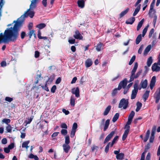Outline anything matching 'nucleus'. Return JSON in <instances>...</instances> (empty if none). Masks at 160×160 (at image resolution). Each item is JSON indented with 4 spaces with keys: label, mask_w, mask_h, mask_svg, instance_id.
Wrapping results in <instances>:
<instances>
[{
    "label": "nucleus",
    "mask_w": 160,
    "mask_h": 160,
    "mask_svg": "<svg viewBox=\"0 0 160 160\" xmlns=\"http://www.w3.org/2000/svg\"><path fill=\"white\" fill-rule=\"evenodd\" d=\"M98 148V147L95 146V145H93L92 147L91 148V150L92 152H93L95 150L96 151L97 150V149Z\"/></svg>",
    "instance_id": "nucleus-53"
},
{
    "label": "nucleus",
    "mask_w": 160,
    "mask_h": 160,
    "mask_svg": "<svg viewBox=\"0 0 160 160\" xmlns=\"http://www.w3.org/2000/svg\"><path fill=\"white\" fill-rule=\"evenodd\" d=\"M124 154L122 152L119 153L117 155H116V158L118 160H121L124 158Z\"/></svg>",
    "instance_id": "nucleus-25"
},
{
    "label": "nucleus",
    "mask_w": 160,
    "mask_h": 160,
    "mask_svg": "<svg viewBox=\"0 0 160 160\" xmlns=\"http://www.w3.org/2000/svg\"><path fill=\"white\" fill-rule=\"evenodd\" d=\"M62 134L63 136H66L68 133V131L66 129H62L61 131Z\"/></svg>",
    "instance_id": "nucleus-46"
},
{
    "label": "nucleus",
    "mask_w": 160,
    "mask_h": 160,
    "mask_svg": "<svg viewBox=\"0 0 160 160\" xmlns=\"http://www.w3.org/2000/svg\"><path fill=\"white\" fill-rule=\"evenodd\" d=\"M4 152L5 153H8L10 152V149H9V148L8 147L4 148Z\"/></svg>",
    "instance_id": "nucleus-63"
},
{
    "label": "nucleus",
    "mask_w": 160,
    "mask_h": 160,
    "mask_svg": "<svg viewBox=\"0 0 160 160\" xmlns=\"http://www.w3.org/2000/svg\"><path fill=\"white\" fill-rule=\"evenodd\" d=\"M70 143L69 136L66 135L65 137V142L64 144H68Z\"/></svg>",
    "instance_id": "nucleus-39"
},
{
    "label": "nucleus",
    "mask_w": 160,
    "mask_h": 160,
    "mask_svg": "<svg viewBox=\"0 0 160 160\" xmlns=\"http://www.w3.org/2000/svg\"><path fill=\"white\" fill-rule=\"evenodd\" d=\"M29 143V141L24 142L22 144V147L25 148L27 149L29 147L28 146V145Z\"/></svg>",
    "instance_id": "nucleus-37"
},
{
    "label": "nucleus",
    "mask_w": 160,
    "mask_h": 160,
    "mask_svg": "<svg viewBox=\"0 0 160 160\" xmlns=\"http://www.w3.org/2000/svg\"><path fill=\"white\" fill-rule=\"evenodd\" d=\"M119 138V137L118 136H116L113 139L112 142H111L110 147H112L116 141H117Z\"/></svg>",
    "instance_id": "nucleus-36"
},
{
    "label": "nucleus",
    "mask_w": 160,
    "mask_h": 160,
    "mask_svg": "<svg viewBox=\"0 0 160 160\" xmlns=\"http://www.w3.org/2000/svg\"><path fill=\"white\" fill-rule=\"evenodd\" d=\"M42 87L43 89H44L46 91L48 92L49 91V90L48 88V87L47 86V84H46L44 86H42Z\"/></svg>",
    "instance_id": "nucleus-58"
},
{
    "label": "nucleus",
    "mask_w": 160,
    "mask_h": 160,
    "mask_svg": "<svg viewBox=\"0 0 160 160\" xmlns=\"http://www.w3.org/2000/svg\"><path fill=\"white\" fill-rule=\"evenodd\" d=\"M157 19V17L156 15H155L154 16L153 20V22H152L153 25L154 26H155L156 25Z\"/></svg>",
    "instance_id": "nucleus-52"
},
{
    "label": "nucleus",
    "mask_w": 160,
    "mask_h": 160,
    "mask_svg": "<svg viewBox=\"0 0 160 160\" xmlns=\"http://www.w3.org/2000/svg\"><path fill=\"white\" fill-rule=\"evenodd\" d=\"M78 6L81 8H83L85 5V2L83 0H78L77 1Z\"/></svg>",
    "instance_id": "nucleus-19"
},
{
    "label": "nucleus",
    "mask_w": 160,
    "mask_h": 160,
    "mask_svg": "<svg viewBox=\"0 0 160 160\" xmlns=\"http://www.w3.org/2000/svg\"><path fill=\"white\" fill-rule=\"evenodd\" d=\"M128 100L123 98L120 101L118 107L119 108H121L123 107L124 109H126L128 107Z\"/></svg>",
    "instance_id": "nucleus-4"
},
{
    "label": "nucleus",
    "mask_w": 160,
    "mask_h": 160,
    "mask_svg": "<svg viewBox=\"0 0 160 160\" xmlns=\"http://www.w3.org/2000/svg\"><path fill=\"white\" fill-rule=\"evenodd\" d=\"M76 99L74 96H72L70 98V105L72 107H74L75 105Z\"/></svg>",
    "instance_id": "nucleus-27"
},
{
    "label": "nucleus",
    "mask_w": 160,
    "mask_h": 160,
    "mask_svg": "<svg viewBox=\"0 0 160 160\" xmlns=\"http://www.w3.org/2000/svg\"><path fill=\"white\" fill-rule=\"evenodd\" d=\"M12 127L10 124H8L6 127V129L8 132H11L12 131Z\"/></svg>",
    "instance_id": "nucleus-45"
},
{
    "label": "nucleus",
    "mask_w": 160,
    "mask_h": 160,
    "mask_svg": "<svg viewBox=\"0 0 160 160\" xmlns=\"http://www.w3.org/2000/svg\"><path fill=\"white\" fill-rule=\"evenodd\" d=\"M155 4L151 3L150 6V9L149 10V14L150 15V17H151L150 15L151 13L152 12V10L153 9L154 7Z\"/></svg>",
    "instance_id": "nucleus-48"
},
{
    "label": "nucleus",
    "mask_w": 160,
    "mask_h": 160,
    "mask_svg": "<svg viewBox=\"0 0 160 160\" xmlns=\"http://www.w3.org/2000/svg\"><path fill=\"white\" fill-rule=\"evenodd\" d=\"M22 20L14 21L15 22L13 28H8L4 31V33H0V44L4 43L8 44L10 42H14L17 39L19 36V28L22 26L24 19Z\"/></svg>",
    "instance_id": "nucleus-1"
},
{
    "label": "nucleus",
    "mask_w": 160,
    "mask_h": 160,
    "mask_svg": "<svg viewBox=\"0 0 160 160\" xmlns=\"http://www.w3.org/2000/svg\"><path fill=\"white\" fill-rule=\"evenodd\" d=\"M110 120L107 119L106 120L104 125V128H103V131H105L108 128L109 125Z\"/></svg>",
    "instance_id": "nucleus-26"
},
{
    "label": "nucleus",
    "mask_w": 160,
    "mask_h": 160,
    "mask_svg": "<svg viewBox=\"0 0 160 160\" xmlns=\"http://www.w3.org/2000/svg\"><path fill=\"white\" fill-rule=\"evenodd\" d=\"M129 130L130 129H129V127H128V128L127 129H126V130L124 131V134H123V136H122V141H124L125 140V139L127 137Z\"/></svg>",
    "instance_id": "nucleus-16"
},
{
    "label": "nucleus",
    "mask_w": 160,
    "mask_h": 160,
    "mask_svg": "<svg viewBox=\"0 0 160 160\" xmlns=\"http://www.w3.org/2000/svg\"><path fill=\"white\" fill-rule=\"evenodd\" d=\"M134 89L132 91L131 99H135L137 96V94L139 90V87L138 86V85L135 84L134 85H133Z\"/></svg>",
    "instance_id": "nucleus-5"
},
{
    "label": "nucleus",
    "mask_w": 160,
    "mask_h": 160,
    "mask_svg": "<svg viewBox=\"0 0 160 160\" xmlns=\"http://www.w3.org/2000/svg\"><path fill=\"white\" fill-rule=\"evenodd\" d=\"M118 88H115L113 89L111 95L112 97L115 96L118 93Z\"/></svg>",
    "instance_id": "nucleus-41"
},
{
    "label": "nucleus",
    "mask_w": 160,
    "mask_h": 160,
    "mask_svg": "<svg viewBox=\"0 0 160 160\" xmlns=\"http://www.w3.org/2000/svg\"><path fill=\"white\" fill-rule=\"evenodd\" d=\"M138 62H136L134 63L133 69L131 72V75L130 77V79L128 82H131L133 81L135 78H137L135 76V73L138 68Z\"/></svg>",
    "instance_id": "nucleus-2"
},
{
    "label": "nucleus",
    "mask_w": 160,
    "mask_h": 160,
    "mask_svg": "<svg viewBox=\"0 0 160 160\" xmlns=\"http://www.w3.org/2000/svg\"><path fill=\"white\" fill-rule=\"evenodd\" d=\"M132 121V120L128 118V120L126 123V125L125 126V128L127 129L128 128V127H129V129H130V126H129V125L131 124Z\"/></svg>",
    "instance_id": "nucleus-33"
},
{
    "label": "nucleus",
    "mask_w": 160,
    "mask_h": 160,
    "mask_svg": "<svg viewBox=\"0 0 160 160\" xmlns=\"http://www.w3.org/2000/svg\"><path fill=\"white\" fill-rule=\"evenodd\" d=\"M150 134V131L149 130L147 131L145 137L143 139L144 142H146L148 140Z\"/></svg>",
    "instance_id": "nucleus-22"
},
{
    "label": "nucleus",
    "mask_w": 160,
    "mask_h": 160,
    "mask_svg": "<svg viewBox=\"0 0 160 160\" xmlns=\"http://www.w3.org/2000/svg\"><path fill=\"white\" fill-rule=\"evenodd\" d=\"M63 151L66 153H68L70 150L71 147L68 144H64L62 145Z\"/></svg>",
    "instance_id": "nucleus-14"
},
{
    "label": "nucleus",
    "mask_w": 160,
    "mask_h": 160,
    "mask_svg": "<svg viewBox=\"0 0 160 160\" xmlns=\"http://www.w3.org/2000/svg\"><path fill=\"white\" fill-rule=\"evenodd\" d=\"M76 130H72L71 129L70 133V137L71 138H73L74 136Z\"/></svg>",
    "instance_id": "nucleus-55"
},
{
    "label": "nucleus",
    "mask_w": 160,
    "mask_h": 160,
    "mask_svg": "<svg viewBox=\"0 0 160 160\" xmlns=\"http://www.w3.org/2000/svg\"><path fill=\"white\" fill-rule=\"evenodd\" d=\"M71 92L72 94H75L76 97L78 98L79 97V89L78 87H77L76 88H72Z\"/></svg>",
    "instance_id": "nucleus-9"
},
{
    "label": "nucleus",
    "mask_w": 160,
    "mask_h": 160,
    "mask_svg": "<svg viewBox=\"0 0 160 160\" xmlns=\"http://www.w3.org/2000/svg\"><path fill=\"white\" fill-rule=\"evenodd\" d=\"M92 64V62L91 59H87L85 62L86 67L87 68L90 67Z\"/></svg>",
    "instance_id": "nucleus-21"
},
{
    "label": "nucleus",
    "mask_w": 160,
    "mask_h": 160,
    "mask_svg": "<svg viewBox=\"0 0 160 160\" xmlns=\"http://www.w3.org/2000/svg\"><path fill=\"white\" fill-rule=\"evenodd\" d=\"M115 131H112L110 134H109L106 138L104 141L103 142V143L105 144L108 141H109L111 139L113 136L114 134L115 133Z\"/></svg>",
    "instance_id": "nucleus-10"
},
{
    "label": "nucleus",
    "mask_w": 160,
    "mask_h": 160,
    "mask_svg": "<svg viewBox=\"0 0 160 160\" xmlns=\"http://www.w3.org/2000/svg\"><path fill=\"white\" fill-rule=\"evenodd\" d=\"M151 158V154L149 152H148L147 155L146 159V160H150Z\"/></svg>",
    "instance_id": "nucleus-64"
},
{
    "label": "nucleus",
    "mask_w": 160,
    "mask_h": 160,
    "mask_svg": "<svg viewBox=\"0 0 160 160\" xmlns=\"http://www.w3.org/2000/svg\"><path fill=\"white\" fill-rule=\"evenodd\" d=\"M156 82V78L155 76H153L152 78L150 84V88L151 90H152L153 87L154 86L155 83Z\"/></svg>",
    "instance_id": "nucleus-13"
},
{
    "label": "nucleus",
    "mask_w": 160,
    "mask_h": 160,
    "mask_svg": "<svg viewBox=\"0 0 160 160\" xmlns=\"http://www.w3.org/2000/svg\"><path fill=\"white\" fill-rule=\"evenodd\" d=\"M153 62V60L152 57H150L148 59L147 64L148 67L151 66Z\"/></svg>",
    "instance_id": "nucleus-29"
},
{
    "label": "nucleus",
    "mask_w": 160,
    "mask_h": 160,
    "mask_svg": "<svg viewBox=\"0 0 160 160\" xmlns=\"http://www.w3.org/2000/svg\"><path fill=\"white\" fill-rule=\"evenodd\" d=\"M149 25H148L147 26H146L144 29L142 30V37H144L146 33L147 32L148 30V29L149 27Z\"/></svg>",
    "instance_id": "nucleus-42"
},
{
    "label": "nucleus",
    "mask_w": 160,
    "mask_h": 160,
    "mask_svg": "<svg viewBox=\"0 0 160 160\" xmlns=\"http://www.w3.org/2000/svg\"><path fill=\"white\" fill-rule=\"evenodd\" d=\"M73 37L76 39L79 40H82L83 38L78 30H77L75 32V34L73 35Z\"/></svg>",
    "instance_id": "nucleus-12"
},
{
    "label": "nucleus",
    "mask_w": 160,
    "mask_h": 160,
    "mask_svg": "<svg viewBox=\"0 0 160 160\" xmlns=\"http://www.w3.org/2000/svg\"><path fill=\"white\" fill-rule=\"evenodd\" d=\"M149 91L146 90L143 94L142 98L144 99V102H146L148 99L149 96Z\"/></svg>",
    "instance_id": "nucleus-17"
},
{
    "label": "nucleus",
    "mask_w": 160,
    "mask_h": 160,
    "mask_svg": "<svg viewBox=\"0 0 160 160\" xmlns=\"http://www.w3.org/2000/svg\"><path fill=\"white\" fill-rule=\"evenodd\" d=\"M142 72V69H141L139 70L135 75L136 76V77L138 78L139 76L141 73Z\"/></svg>",
    "instance_id": "nucleus-57"
},
{
    "label": "nucleus",
    "mask_w": 160,
    "mask_h": 160,
    "mask_svg": "<svg viewBox=\"0 0 160 160\" xmlns=\"http://www.w3.org/2000/svg\"><path fill=\"white\" fill-rule=\"evenodd\" d=\"M142 40V36L141 34H139L136 38V44H138Z\"/></svg>",
    "instance_id": "nucleus-34"
},
{
    "label": "nucleus",
    "mask_w": 160,
    "mask_h": 160,
    "mask_svg": "<svg viewBox=\"0 0 160 160\" xmlns=\"http://www.w3.org/2000/svg\"><path fill=\"white\" fill-rule=\"evenodd\" d=\"M40 53L39 52L37 51H36L35 52L34 57L36 58H38L39 56Z\"/></svg>",
    "instance_id": "nucleus-60"
},
{
    "label": "nucleus",
    "mask_w": 160,
    "mask_h": 160,
    "mask_svg": "<svg viewBox=\"0 0 160 160\" xmlns=\"http://www.w3.org/2000/svg\"><path fill=\"white\" fill-rule=\"evenodd\" d=\"M46 26L45 24L44 23H41L37 25L36 27L40 29H42Z\"/></svg>",
    "instance_id": "nucleus-35"
},
{
    "label": "nucleus",
    "mask_w": 160,
    "mask_h": 160,
    "mask_svg": "<svg viewBox=\"0 0 160 160\" xmlns=\"http://www.w3.org/2000/svg\"><path fill=\"white\" fill-rule=\"evenodd\" d=\"M135 20L134 17H132L126 20L125 23L127 24H132Z\"/></svg>",
    "instance_id": "nucleus-15"
},
{
    "label": "nucleus",
    "mask_w": 160,
    "mask_h": 160,
    "mask_svg": "<svg viewBox=\"0 0 160 160\" xmlns=\"http://www.w3.org/2000/svg\"><path fill=\"white\" fill-rule=\"evenodd\" d=\"M33 8H30L28 9L27 11L20 17V18H23L24 19L25 18L29 16L30 18H32L34 15V12L33 11H30V10L32 9Z\"/></svg>",
    "instance_id": "nucleus-3"
},
{
    "label": "nucleus",
    "mask_w": 160,
    "mask_h": 160,
    "mask_svg": "<svg viewBox=\"0 0 160 160\" xmlns=\"http://www.w3.org/2000/svg\"><path fill=\"white\" fill-rule=\"evenodd\" d=\"M111 142H109L107 144V145L106 146L105 149V152L107 153L108 151L109 146V145L110 146Z\"/></svg>",
    "instance_id": "nucleus-50"
},
{
    "label": "nucleus",
    "mask_w": 160,
    "mask_h": 160,
    "mask_svg": "<svg viewBox=\"0 0 160 160\" xmlns=\"http://www.w3.org/2000/svg\"><path fill=\"white\" fill-rule=\"evenodd\" d=\"M61 128H65V129H66L68 128V126L66 124L64 123H62L61 125Z\"/></svg>",
    "instance_id": "nucleus-61"
},
{
    "label": "nucleus",
    "mask_w": 160,
    "mask_h": 160,
    "mask_svg": "<svg viewBox=\"0 0 160 160\" xmlns=\"http://www.w3.org/2000/svg\"><path fill=\"white\" fill-rule=\"evenodd\" d=\"M26 35L25 32L24 31L22 32L21 34V39H23Z\"/></svg>",
    "instance_id": "nucleus-62"
},
{
    "label": "nucleus",
    "mask_w": 160,
    "mask_h": 160,
    "mask_svg": "<svg viewBox=\"0 0 160 160\" xmlns=\"http://www.w3.org/2000/svg\"><path fill=\"white\" fill-rule=\"evenodd\" d=\"M141 5L139 4L137 8L135 9L134 12L133 13V16H135L138 13L141 8Z\"/></svg>",
    "instance_id": "nucleus-23"
},
{
    "label": "nucleus",
    "mask_w": 160,
    "mask_h": 160,
    "mask_svg": "<svg viewBox=\"0 0 160 160\" xmlns=\"http://www.w3.org/2000/svg\"><path fill=\"white\" fill-rule=\"evenodd\" d=\"M135 112L133 111H132L129 115L128 118L132 120L135 115Z\"/></svg>",
    "instance_id": "nucleus-43"
},
{
    "label": "nucleus",
    "mask_w": 160,
    "mask_h": 160,
    "mask_svg": "<svg viewBox=\"0 0 160 160\" xmlns=\"http://www.w3.org/2000/svg\"><path fill=\"white\" fill-rule=\"evenodd\" d=\"M33 118V116H32L30 118H27V119L25 121V123L26 124L30 123L32 121Z\"/></svg>",
    "instance_id": "nucleus-38"
},
{
    "label": "nucleus",
    "mask_w": 160,
    "mask_h": 160,
    "mask_svg": "<svg viewBox=\"0 0 160 160\" xmlns=\"http://www.w3.org/2000/svg\"><path fill=\"white\" fill-rule=\"evenodd\" d=\"M56 89V85H54L51 88V91L52 93H54Z\"/></svg>",
    "instance_id": "nucleus-59"
},
{
    "label": "nucleus",
    "mask_w": 160,
    "mask_h": 160,
    "mask_svg": "<svg viewBox=\"0 0 160 160\" xmlns=\"http://www.w3.org/2000/svg\"><path fill=\"white\" fill-rule=\"evenodd\" d=\"M136 58V56L135 55H133L130 59V60L128 64L130 65L132 64L133 62L134 61Z\"/></svg>",
    "instance_id": "nucleus-44"
},
{
    "label": "nucleus",
    "mask_w": 160,
    "mask_h": 160,
    "mask_svg": "<svg viewBox=\"0 0 160 160\" xmlns=\"http://www.w3.org/2000/svg\"><path fill=\"white\" fill-rule=\"evenodd\" d=\"M13 99L12 98L8 97H6L5 98V100L9 102H11Z\"/></svg>",
    "instance_id": "nucleus-56"
},
{
    "label": "nucleus",
    "mask_w": 160,
    "mask_h": 160,
    "mask_svg": "<svg viewBox=\"0 0 160 160\" xmlns=\"http://www.w3.org/2000/svg\"><path fill=\"white\" fill-rule=\"evenodd\" d=\"M150 148V143H148L145 146V149L144 151L145 152H147L148 150H149Z\"/></svg>",
    "instance_id": "nucleus-47"
},
{
    "label": "nucleus",
    "mask_w": 160,
    "mask_h": 160,
    "mask_svg": "<svg viewBox=\"0 0 160 160\" xmlns=\"http://www.w3.org/2000/svg\"><path fill=\"white\" fill-rule=\"evenodd\" d=\"M144 21V19L143 18L138 22L137 28V31H138L141 28L142 26Z\"/></svg>",
    "instance_id": "nucleus-24"
},
{
    "label": "nucleus",
    "mask_w": 160,
    "mask_h": 160,
    "mask_svg": "<svg viewBox=\"0 0 160 160\" xmlns=\"http://www.w3.org/2000/svg\"><path fill=\"white\" fill-rule=\"evenodd\" d=\"M78 128V124L76 122H74L73 123L72 128V130H76V129Z\"/></svg>",
    "instance_id": "nucleus-51"
},
{
    "label": "nucleus",
    "mask_w": 160,
    "mask_h": 160,
    "mask_svg": "<svg viewBox=\"0 0 160 160\" xmlns=\"http://www.w3.org/2000/svg\"><path fill=\"white\" fill-rule=\"evenodd\" d=\"M11 120L9 119L4 118L2 119V122L5 123L6 124H8L10 123Z\"/></svg>",
    "instance_id": "nucleus-49"
},
{
    "label": "nucleus",
    "mask_w": 160,
    "mask_h": 160,
    "mask_svg": "<svg viewBox=\"0 0 160 160\" xmlns=\"http://www.w3.org/2000/svg\"><path fill=\"white\" fill-rule=\"evenodd\" d=\"M102 45L103 43L101 42H100L98 43L96 46V50L98 52L100 51L101 50V48Z\"/></svg>",
    "instance_id": "nucleus-32"
},
{
    "label": "nucleus",
    "mask_w": 160,
    "mask_h": 160,
    "mask_svg": "<svg viewBox=\"0 0 160 160\" xmlns=\"http://www.w3.org/2000/svg\"><path fill=\"white\" fill-rule=\"evenodd\" d=\"M129 8H127L125 10L119 14V18H121L126 14L129 11Z\"/></svg>",
    "instance_id": "nucleus-20"
},
{
    "label": "nucleus",
    "mask_w": 160,
    "mask_h": 160,
    "mask_svg": "<svg viewBox=\"0 0 160 160\" xmlns=\"http://www.w3.org/2000/svg\"><path fill=\"white\" fill-rule=\"evenodd\" d=\"M155 103H158L160 100V87L157 90L154 94Z\"/></svg>",
    "instance_id": "nucleus-6"
},
{
    "label": "nucleus",
    "mask_w": 160,
    "mask_h": 160,
    "mask_svg": "<svg viewBox=\"0 0 160 160\" xmlns=\"http://www.w3.org/2000/svg\"><path fill=\"white\" fill-rule=\"evenodd\" d=\"M28 35L29 37V39L30 40L32 36L33 35L35 38H36V35L35 34V31L34 30H30L28 33Z\"/></svg>",
    "instance_id": "nucleus-18"
},
{
    "label": "nucleus",
    "mask_w": 160,
    "mask_h": 160,
    "mask_svg": "<svg viewBox=\"0 0 160 160\" xmlns=\"http://www.w3.org/2000/svg\"><path fill=\"white\" fill-rule=\"evenodd\" d=\"M119 117V113H116L113 118L112 121L113 122H115L118 119Z\"/></svg>",
    "instance_id": "nucleus-40"
},
{
    "label": "nucleus",
    "mask_w": 160,
    "mask_h": 160,
    "mask_svg": "<svg viewBox=\"0 0 160 160\" xmlns=\"http://www.w3.org/2000/svg\"><path fill=\"white\" fill-rule=\"evenodd\" d=\"M151 45L150 44L148 45L145 49L144 52L143 54L145 55L147 54L151 50Z\"/></svg>",
    "instance_id": "nucleus-31"
},
{
    "label": "nucleus",
    "mask_w": 160,
    "mask_h": 160,
    "mask_svg": "<svg viewBox=\"0 0 160 160\" xmlns=\"http://www.w3.org/2000/svg\"><path fill=\"white\" fill-rule=\"evenodd\" d=\"M158 64L155 62L152 64V69L153 72H159L160 71V67L158 66Z\"/></svg>",
    "instance_id": "nucleus-11"
},
{
    "label": "nucleus",
    "mask_w": 160,
    "mask_h": 160,
    "mask_svg": "<svg viewBox=\"0 0 160 160\" xmlns=\"http://www.w3.org/2000/svg\"><path fill=\"white\" fill-rule=\"evenodd\" d=\"M148 84V80L147 79H145L144 80H142L140 84V86L139 87V90H140L142 88H146Z\"/></svg>",
    "instance_id": "nucleus-8"
},
{
    "label": "nucleus",
    "mask_w": 160,
    "mask_h": 160,
    "mask_svg": "<svg viewBox=\"0 0 160 160\" xmlns=\"http://www.w3.org/2000/svg\"><path fill=\"white\" fill-rule=\"evenodd\" d=\"M154 32V29L153 28H152L150 31L149 35H148V37L149 38H151L152 36V34Z\"/></svg>",
    "instance_id": "nucleus-54"
},
{
    "label": "nucleus",
    "mask_w": 160,
    "mask_h": 160,
    "mask_svg": "<svg viewBox=\"0 0 160 160\" xmlns=\"http://www.w3.org/2000/svg\"><path fill=\"white\" fill-rule=\"evenodd\" d=\"M127 79L124 78L122 81H121L118 86V90H120L122 88H125L127 84Z\"/></svg>",
    "instance_id": "nucleus-7"
},
{
    "label": "nucleus",
    "mask_w": 160,
    "mask_h": 160,
    "mask_svg": "<svg viewBox=\"0 0 160 160\" xmlns=\"http://www.w3.org/2000/svg\"><path fill=\"white\" fill-rule=\"evenodd\" d=\"M111 108V106L109 105L105 109L104 111L103 112V115L104 116H106L108 115V114L109 112V111L110 110Z\"/></svg>",
    "instance_id": "nucleus-28"
},
{
    "label": "nucleus",
    "mask_w": 160,
    "mask_h": 160,
    "mask_svg": "<svg viewBox=\"0 0 160 160\" xmlns=\"http://www.w3.org/2000/svg\"><path fill=\"white\" fill-rule=\"evenodd\" d=\"M38 0H32L30 6V8H34L36 7V4Z\"/></svg>",
    "instance_id": "nucleus-30"
}]
</instances>
